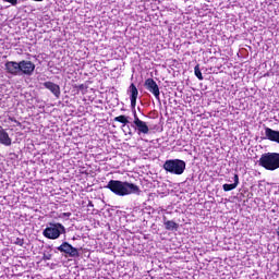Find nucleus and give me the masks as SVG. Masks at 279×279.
Returning <instances> with one entry per match:
<instances>
[{"label":"nucleus","instance_id":"1","mask_svg":"<svg viewBox=\"0 0 279 279\" xmlns=\"http://www.w3.org/2000/svg\"><path fill=\"white\" fill-rule=\"evenodd\" d=\"M106 189H109L111 193L119 197H125V195H138L141 193L138 185L128 181L110 180L106 185Z\"/></svg>","mask_w":279,"mask_h":279},{"label":"nucleus","instance_id":"2","mask_svg":"<svg viewBox=\"0 0 279 279\" xmlns=\"http://www.w3.org/2000/svg\"><path fill=\"white\" fill-rule=\"evenodd\" d=\"M259 166L267 171L279 169V153H265L259 158Z\"/></svg>","mask_w":279,"mask_h":279},{"label":"nucleus","instance_id":"3","mask_svg":"<svg viewBox=\"0 0 279 279\" xmlns=\"http://www.w3.org/2000/svg\"><path fill=\"white\" fill-rule=\"evenodd\" d=\"M163 169L172 175H182L186 171V162L181 159H168L163 163Z\"/></svg>","mask_w":279,"mask_h":279},{"label":"nucleus","instance_id":"4","mask_svg":"<svg viewBox=\"0 0 279 279\" xmlns=\"http://www.w3.org/2000/svg\"><path fill=\"white\" fill-rule=\"evenodd\" d=\"M61 234H66V228L64 225L57 222H50L49 226L43 231V235L46 239H50L51 241H56V239H60Z\"/></svg>","mask_w":279,"mask_h":279},{"label":"nucleus","instance_id":"5","mask_svg":"<svg viewBox=\"0 0 279 279\" xmlns=\"http://www.w3.org/2000/svg\"><path fill=\"white\" fill-rule=\"evenodd\" d=\"M133 117L134 120L131 124V126L134 128V130L137 132L138 136H141V134H149V125H147V122L141 120V118H138V114H136V110L133 111Z\"/></svg>","mask_w":279,"mask_h":279},{"label":"nucleus","instance_id":"6","mask_svg":"<svg viewBox=\"0 0 279 279\" xmlns=\"http://www.w3.org/2000/svg\"><path fill=\"white\" fill-rule=\"evenodd\" d=\"M57 250L62 254H66V256H70V258H75L80 256V252L77 251V248L69 244V242H63L60 246L57 247Z\"/></svg>","mask_w":279,"mask_h":279},{"label":"nucleus","instance_id":"7","mask_svg":"<svg viewBox=\"0 0 279 279\" xmlns=\"http://www.w3.org/2000/svg\"><path fill=\"white\" fill-rule=\"evenodd\" d=\"M144 86L151 93V95H154L157 101H160V87H158V83H156L154 78H147Z\"/></svg>","mask_w":279,"mask_h":279},{"label":"nucleus","instance_id":"8","mask_svg":"<svg viewBox=\"0 0 279 279\" xmlns=\"http://www.w3.org/2000/svg\"><path fill=\"white\" fill-rule=\"evenodd\" d=\"M35 69L36 64H34L32 61H20V75H33Z\"/></svg>","mask_w":279,"mask_h":279},{"label":"nucleus","instance_id":"9","mask_svg":"<svg viewBox=\"0 0 279 279\" xmlns=\"http://www.w3.org/2000/svg\"><path fill=\"white\" fill-rule=\"evenodd\" d=\"M5 71L7 73H10V75H21V63L16 61H8L5 64Z\"/></svg>","mask_w":279,"mask_h":279},{"label":"nucleus","instance_id":"10","mask_svg":"<svg viewBox=\"0 0 279 279\" xmlns=\"http://www.w3.org/2000/svg\"><path fill=\"white\" fill-rule=\"evenodd\" d=\"M44 86L47 88V90H50V93H52L56 99H60V95H61L60 85L51 81H48L44 83Z\"/></svg>","mask_w":279,"mask_h":279},{"label":"nucleus","instance_id":"11","mask_svg":"<svg viewBox=\"0 0 279 279\" xmlns=\"http://www.w3.org/2000/svg\"><path fill=\"white\" fill-rule=\"evenodd\" d=\"M266 141H271L272 143H278L279 145V131L272 130L268 126L265 128V137Z\"/></svg>","mask_w":279,"mask_h":279},{"label":"nucleus","instance_id":"12","mask_svg":"<svg viewBox=\"0 0 279 279\" xmlns=\"http://www.w3.org/2000/svg\"><path fill=\"white\" fill-rule=\"evenodd\" d=\"M129 93H130L131 106L132 108H136V99H138V88H136V85L131 84L129 87Z\"/></svg>","mask_w":279,"mask_h":279},{"label":"nucleus","instance_id":"13","mask_svg":"<svg viewBox=\"0 0 279 279\" xmlns=\"http://www.w3.org/2000/svg\"><path fill=\"white\" fill-rule=\"evenodd\" d=\"M0 145H4V147H10V145H12L10 134H8L3 128H0Z\"/></svg>","mask_w":279,"mask_h":279},{"label":"nucleus","instance_id":"14","mask_svg":"<svg viewBox=\"0 0 279 279\" xmlns=\"http://www.w3.org/2000/svg\"><path fill=\"white\" fill-rule=\"evenodd\" d=\"M113 121H116V122H118V123H122V124H123V125H122L123 132H125V129H123V128H126V130H129V131H128V134H129L130 136H132V130L130 129L129 125L126 126V124L130 123V120H128V117H125V116H119V117H116V118L113 119Z\"/></svg>","mask_w":279,"mask_h":279},{"label":"nucleus","instance_id":"15","mask_svg":"<svg viewBox=\"0 0 279 279\" xmlns=\"http://www.w3.org/2000/svg\"><path fill=\"white\" fill-rule=\"evenodd\" d=\"M236 186H239V174L233 175V183H231V184L225 183L222 185V189L225 192H228V191H234V189H236Z\"/></svg>","mask_w":279,"mask_h":279},{"label":"nucleus","instance_id":"16","mask_svg":"<svg viewBox=\"0 0 279 279\" xmlns=\"http://www.w3.org/2000/svg\"><path fill=\"white\" fill-rule=\"evenodd\" d=\"M163 226L166 230H170V231L178 230V228H180L178 222L173 220H167V217H163Z\"/></svg>","mask_w":279,"mask_h":279},{"label":"nucleus","instance_id":"17","mask_svg":"<svg viewBox=\"0 0 279 279\" xmlns=\"http://www.w3.org/2000/svg\"><path fill=\"white\" fill-rule=\"evenodd\" d=\"M194 74L197 77V80L199 81L204 80V75H202V70L199 69V64L195 65Z\"/></svg>","mask_w":279,"mask_h":279},{"label":"nucleus","instance_id":"18","mask_svg":"<svg viewBox=\"0 0 279 279\" xmlns=\"http://www.w3.org/2000/svg\"><path fill=\"white\" fill-rule=\"evenodd\" d=\"M71 217V213H62L59 215V219H69Z\"/></svg>","mask_w":279,"mask_h":279},{"label":"nucleus","instance_id":"19","mask_svg":"<svg viewBox=\"0 0 279 279\" xmlns=\"http://www.w3.org/2000/svg\"><path fill=\"white\" fill-rule=\"evenodd\" d=\"M5 3H11V5H19V0H2Z\"/></svg>","mask_w":279,"mask_h":279},{"label":"nucleus","instance_id":"20","mask_svg":"<svg viewBox=\"0 0 279 279\" xmlns=\"http://www.w3.org/2000/svg\"><path fill=\"white\" fill-rule=\"evenodd\" d=\"M17 245H23V240L17 239Z\"/></svg>","mask_w":279,"mask_h":279},{"label":"nucleus","instance_id":"21","mask_svg":"<svg viewBox=\"0 0 279 279\" xmlns=\"http://www.w3.org/2000/svg\"><path fill=\"white\" fill-rule=\"evenodd\" d=\"M88 206H93V202H89Z\"/></svg>","mask_w":279,"mask_h":279},{"label":"nucleus","instance_id":"22","mask_svg":"<svg viewBox=\"0 0 279 279\" xmlns=\"http://www.w3.org/2000/svg\"><path fill=\"white\" fill-rule=\"evenodd\" d=\"M33 1H43V0H33Z\"/></svg>","mask_w":279,"mask_h":279}]
</instances>
